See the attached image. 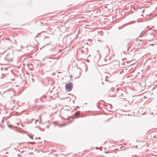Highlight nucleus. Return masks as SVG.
Wrapping results in <instances>:
<instances>
[{"label":"nucleus","mask_w":157,"mask_h":157,"mask_svg":"<svg viewBox=\"0 0 157 157\" xmlns=\"http://www.w3.org/2000/svg\"><path fill=\"white\" fill-rule=\"evenodd\" d=\"M73 87V83L71 82H69L66 84L65 86L66 90L67 91H71Z\"/></svg>","instance_id":"obj_1"},{"label":"nucleus","mask_w":157,"mask_h":157,"mask_svg":"<svg viewBox=\"0 0 157 157\" xmlns=\"http://www.w3.org/2000/svg\"><path fill=\"white\" fill-rule=\"evenodd\" d=\"M33 143V144H34L35 143V142H33V143Z\"/></svg>","instance_id":"obj_2"}]
</instances>
